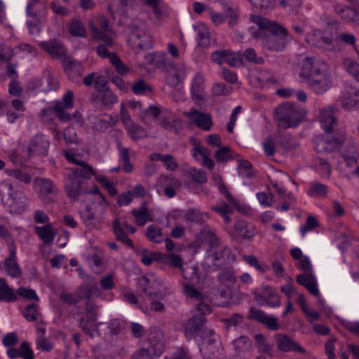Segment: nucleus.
Here are the masks:
<instances>
[{
	"label": "nucleus",
	"mask_w": 359,
	"mask_h": 359,
	"mask_svg": "<svg viewBox=\"0 0 359 359\" xmlns=\"http://www.w3.org/2000/svg\"><path fill=\"white\" fill-rule=\"evenodd\" d=\"M254 22L259 27L255 36L261 40L263 48L270 51H281L285 48L287 30L284 27L261 16L255 17Z\"/></svg>",
	"instance_id": "f257e3e1"
},
{
	"label": "nucleus",
	"mask_w": 359,
	"mask_h": 359,
	"mask_svg": "<svg viewBox=\"0 0 359 359\" xmlns=\"http://www.w3.org/2000/svg\"><path fill=\"white\" fill-rule=\"evenodd\" d=\"M306 115V111L304 108L289 102L279 105L274 111L278 125L284 128L297 127L305 119Z\"/></svg>",
	"instance_id": "f03ea898"
},
{
	"label": "nucleus",
	"mask_w": 359,
	"mask_h": 359,
	"mask_svg": "<svg viewBox=\"0 0 359 359\" xmlns=\"http://www.w3.org/2000/svg\"><path fill=\"white\" fill-rule=\"evenodd\" d=\"M128 28L130 31L128 43L135 51L152 48L154 39L146 22L141 20H134Z\"/></svg>",
	"instance_id": "7ed1b4c3"
},
{
	"label": "nucleus",
	"mask_w": 359,
	"mask_h": 359,
	"mask_svg": "<svg viewBox=\"0 0 359 359\" xmlns=\"http://www.w3.org/2000/svg\"><path fill=\"white\" fill-rule=\"evenodd\" d=\"M89 29L91 37L94 41H100L101 43L96 48L97 54L102 58H107L108 56V48L114 45V41L109 36L112 33V29L105 18H100L99 27L90 22Z\"/></svg>",
	"instance_id": "20e7f679"
},
{
	"label": "nucleus",
	"mask_w": 359,
	"mask_h": 359,
	"mask_svg": "<svg viewBox=\"0 0 359 359\" xmlns=\"http://www.w3.org/2000/svg\"><path fill=\"white\" fill-rule=\"evenodd\" d=\"M137 286L149 299H163L167 295L163 281L160 278H155L153 276H142L138 280Z\"/></svg>",
	"instance_id": "39448f33"
},
{
	"label": "nucleus",
	"mask_w": 359,
	"mask_h": 359,
	"mask_svg": "<svg viewBox=\"0 0 359 359\" xmlns=\"http://www.w3.org/2000/svg\"><path fill=\"white\" fill-rule=\"evenodd\" d=\"M6 189L9 191V195L12 200L9 205L11 212L17 214L22 213L28 205L27 198L25 194L20 191L13 192V186L10 180H4L0 184V194H3L4 191Z\"/></svg>",
	"instance_id": "423d86ee"
},
{
	"label": "nucleus",
	"mask_w": 359,
	"mask_h": 359,
	"mask_svg": "<svg viewBox=\"0 0 359 359\" xmlns=\"http://www.w3.org/2000/svg\"><path fill=\"white\" fill-rule=\"evenodd\" d=\"M208 339L200 348V351L204 359H224L225 353L219 342L217 341V336L215 331H208Z\"/></svg>",
	"instance_id": "0eeeda50"
},
{
	"label": "nucleus",
	"mask_w": 359,
	"mask_h": 359,
	"mask_svg": "<svg viewBox=\"0 0 359 359\" xmlns=\"http://www.w3.org/2000/svg\"><path fill=\"white\" fill-rule=\"evenodd\" d=\"M335 29L334 26H330L323 32L316 30L313 34L307 35L306 41L311 46L329 49L337 36V33L334 32Z\"/></svg>",
	"instance_id": "6e6552de"
},
{
	"label": "nucleus",
	"mask_w": 359,
	"mask_h": 359,
	"mask_svg": "<svg viewBox=\"0 0 359 359\" xmlns=\"http://www.w3.org/2000/svg\"><path fill=\"white\" fill-rule=\"evenodd\" d=\"M76 173H68L65 184L67 196L74 201H77L80 196L89 192L87 187V181H82L80 178H78Z\"/></svg>",
	"instance_id": "1a4fd4ad"
},
{
	"label": "nucleus",
	"mask_w": 359,
	"mask_h": 359,
	"mask_svg": "<svg viewBox=\"0 0 359 359\" xmlns=\"http://www.w3.org/2000/svg\"><path fill=\"white\" fill-rule=\"evenodd\" d=\"M143 348H147L154 355H161L165 348V338L162 330L157 327H151Z\"/></svg>",
	"instance_id": "9d476101"
},
{
	"label": "nucleus",
	"mask_w": 359,
	"mask_h": 359,
	"mask_svg": "<svg viewBox=\"0 0 359 359\" xmlns=\"http://www.w3.org/2000/svg\"><path fill=\"white\" fill-rule=\"evenodd\" d=\"M327 71L326 64L313 57H305L301 65L299 76L305 81Z\"/></svg>",
	"instance_id": "9b49d317"
},
{
	"label": "nucleus",
	"mask_w": 359,
	"mask_h": 359,
	"mask_svg": "<svg viewBox=\"0 0 359 359\" xmlns=\"http://www.w3.org/2000/svg\"><path fill=\"white\" fill-rule=\"evenodd\" d=\"M309 88L317 95H322L330 90L332 86V79L328 71L313 76L305 81Z\"/></svg>",
	"instance_id": "f8f14e48"
},
{
	"label": "nucleus",
	"mask_w": 359,
	"mask_h": 359,
	"mask_svg": "<svg viewBox=\"0 0 359 359\" xmlns=\"http://www.w3.org/2000/svg\"><path fill=\"white\" fill-rule=\"evenodd\" d=\"M255 299L261 305H266L270 307H278L280 306V298L278 294L273 288L266 286L258 288L254 292Z\"/></svg>",
	"instance_id": "ddd939ff"
},
{
	"label": "nucleus",
	"mask_w": 359,
	"mask_h": 359,
	"mask_svg": "<svg viewBox=\"0 0 359 359\" xmlns=\"http://www.w3.org/2000/svg\"><path fill=\"white\" fill-rule=\"evenodd\" d=\"M90 101L95 106L111 109L118 102V97L110 88H104L98 90L95 94H92Z\"/></svg>",
	"instance_id": "4468645a"
},
{
	"label": "nucleus",
	"mask_w": 359,
	"mask_h": 359,
	"mask_svg": "<svg viewBox=\"0 0 359 359\" xmlns=\"http://www.w3.org/2000/svg\"><path fill=\"white\" fill-rule=\"evenodd\" d=\"M211 60L218 65L224 63L231 67H239L243 64V60L239 57L238 53H236L229 50H216L212 53Z\"/></svg>",
	"instance_id": "2eb2a0df"
},
{
	"label": "nucleus",
	"mask_w": 359,
	"mask_h": 359,
	"mask_svg": "<svg viewBox=\"0 0 359 359\" xmlns=\"http://www.w3.org/2000/svg\"><path fill=\"white\" fill-rule=\"evenodd\" d=\"M184 114L198 128L203 130H210L213 125L212 116L210 114L199 111L195 108H191L190 111L184 112Z\"/></svg>",
	"instance_id": "dca6fc26"
},
{
	"label": "nucleus",
	"mask_w": 359,
	"mask_h": 359,
	"mask_svg": "<svg viewBox=\"0 0 359 359\" xmlns=\"http://www.w3.org/2000/svg\"><path fill=\"white\" fill-rule=\"evenodd\" d=\"M314 148L318 153H330L338 150L343 143L341 138L318 137L314 140Z\"/></svg>",
	"instance_id": "f3484780"
},
{
	"label": "nucleus",
	"mask_w": 359,
	"mask_h": 359,
	"mask_svg": "<svg viewBox=\"0 0 359 359\" xmlns=\"http://www.w3.org/2000/svg\"><path fill=\"white\" fill-rule=\"evenodd\" d=\"M248 318L264 325L270 330L276 331L280 328V325L276 318L267 316L264 311L257 309L254 307H251L250 309Z\"/></svg>",
	"instance_id": "a211bd4d"
},
{
	"label": "nucleus",
	"mask_w": 359,
	"mask_h": 359,
	"mask_svg": "<svg viewBox=\"0 0 359 359\" xmlns=\"http://www.w3.org/2000/svg\"><path fill=\"white\" fill-rule=\"evenodd\" d=\"M101 292L95 278L92 276H86L85 281L80 285L76 290L79 299H90L92 297H99Z\"/></svg>",
	"instance_id": "6ab92c4d"
},
{
	"label": "nucleus",
	"mask_w": 359,
	"mask_h": 359,
	"mask_svg": "<svg viewBox=\"0 0 359 359\" xmlns=\"http://www.w3.org/2000/svg\"><path fill=\"white\" fill-rule=\"evenodd\" d=\"M206 321V317L203 316L194 315L189 318L184 325V335L187 339L191 340L196 337L203 330Z\"/></svg>",
	"instance_id": "aec40b11"
},
{
	"label": "nucleus",
	"mask_w": 359,
	"mask_h": 359,
	"mask_svg": "<svg viewBox=\"0 0 359 359\" xmlns=\"http://www.w3.org/2000/svg\"><path fill=\"white\" fill-rule=\"evenodd\" d=\"M9 256L4 261V268L9 276L19 278L22 276V270L17 262V249L13 242L8 245Z\"/></svg>",
	"instance_id": "412c9836"
},
{
	"label": "nucleus",
	"mask_w": 359,
	"mask_h": 359,
	"mask_svg": "<svg viewBox=\"0 0 359 359\" xmlns=\"http://www.w3.org/2000/svg\"><path fill=\"white\" fill-rule=\"evenodd\" d=\"M205 78L201 73L196 74L193 78L191 85V98L196 104L200 105L204 100Z\"/></svg>",
	"instance_id": "4be33fe9"
},
{
	"label": "nucleus",
	"mask_w": 359,
	"mask_h": 359,
	"mask_svg": "<svg viewBox=\"0 0 359 359\" xmlns=\"http://www.w3.org/2000/svg\"><path fill=\"white\" fill-rule=\"evenodd\" d=\"M340 100L345 109L359 110V88L348 86Z\"/></svg>",
	"instance_id": "5701e85b"
},
{
	"label": "nucleus",
	"mask_w": 359,
	"mask_h": 359,
	"mask_svg": "<svg viewBox=\"0 0 359 359\" xmlns=\"http://www.w3.org/2000/svg\"><path fill=\"white\" fill-rule=\"evenodd\" d=\"M63 68L69 79L75 81L82 76L84 70L81 62L70 57L64 58Z\"/></svg>",
	"instance_id": "b1692460"
},
{
	"label": "nucleus",
	"mask_w": 359,
	"mask_h": 359,
	"mask_svg": "<svg viewBox=\"0 0 359 359\" xmlns=\"http://www.w3.org/2000/svg\"><path fill=\"white\" fill-rule=\"evenodd\" d=\"M39 46L54 58H65L67 57L66 48L63 43L56 39L42 41L39 43Z\"/></svg>",
	"instance_id": "393cba45"
},
{
	"label": "nucleus",
	"mask_w": 359,
	"mask_h": 359,
	"mask_svg": "<svg viewBox=\"0 0 359 359\" xmlns=\"http://www.w3.org/2000/svg\"><path fill=\"white\" fill-rule=\"evenodd\" d=\"M49 142L46 137L41 134H37L31 140L28 147L29 154L36 153L38 155L46 156Z\"/></svg>",
	"instance_id": "a878e982"
},
{
	"label": "nucleus",
	"mask_w": 359,
	"mask_h": 359,
	"mask_svg": "<svg viewBox=\"0 0 359 359\" xmlns=\"http://www.w3.org/2000/svg\"><path fill=\"white\" fill-rule=\"evenodd\" d=\"M277 336L278 337L277 348L279 351L283 352L296 351L301 353H306V350L289 336L286 334H278Z\"/></svg>",
	"instance_id": "bb28decb"
},
{
	"label": "nucleus",
	"mask_w": 359,
	"mask_h": 359,
	"mask_svg": "<svg viewBox=\"0 0 359 359\" xmlns=\"http://www.w3.org/2000/svg\"><path fill=\"white\" fill-rule=\"evenodd\" d=\"M275 141L277 146L280 147L284 151L295 150L299 146V143L296 138L287 132H279L276 137Z\"/></svg>",
	"instance_id": "cd10ccee"
},
{
	"label": "nucleus",
	"mask_w": 359,
	"mask_h": 359,
	"mask_svg": "<svg viewBox=\"0 0 359 359\" xmlns=\"http://www.w3.org/2000/svg\"><path fill=\"white\" fill-rule=\"evenodd\" d=\"M34 185L39 188V194L42 200H45L46 197L48 195L57 193V187L50 179L36 177L34 179Z\"/></svg>",
	"instance_id": "c85d7f7f"
},
{
	"label": "nucleus",
	"mask_w": 359,
	"mask_h": 359,
	"mask_svg": "<svg viewBox=\"0 0 359 359\" xmlns=\"http://www.w3.org/2000/svg\"><path fill=\"white\" fill-rule=\"evenodd\" d=\"M233 226L237 235L247 241H250L257 233L255 226L244 220L236 221Z\"/></svg>",
	"instance_id": "c756f323"
},
{
	"label": "nucleus",
	"mask_w": 359,
	"mask_h": 359,
	"mask_svg": "<svg viewBox=\"0 0 359 359\" xmlns=\"http://www.w3.org/2000/svg\"><path fill=\"white\" fill-rule=\"evenodd\" d=\"M296 280L298 284L306 287L308 291L315 297L319 294V290L317 287V281L315 276L311 273L299 274L297 276Z\"/></svg>",
	"instance_id": "7c9ffc66"
},
{
	"label": "nucleus",
	"mask_w": 359,
	"mask_h": 359,
	"mask_svg": "<svg viewBox=\"0 0 359 359\" xmlns=\"http://www.w3.org/2000/svg\"><path fill=\"white\" fill-rule=\"evenodd\" d=\"M197 32L198 45L203 48H208L215 43V39H211L208 27L204 24H199L195 27Z\"/></svg>",
	"instance_id": "2f4dec72"
},
{
	"label": "nucleus",
	"mask_w": 359,
	"mask_h": 359,
	"mask_svg": "<svg viewBox=\"0 0 359 359\" xmlns=\"http://www.w3.org/2000/svg\"><path fill=\"white\" fill-rule=\"evenodd\" d=\"M6 353L11 359H15L19 357H23L24 359H34V353L27 341H23L20 344V349L11 347Z\"/></svg>",
	"instance_id": "473e14b6"
},
{
	"label": "nucleus",
	"mask_w": 359,
	"mask_h": 359,
	"mask_svg": "<svg viewBox=\"0 0 359 359\" xmlns=\"http://www.w3.org/2000/svg\"><path fill=\"white\" fill-rule=\"evenodd\" d=\"M34 231L45 245L48 246L52 245L55 236V232L51 224H47L41 226H36Z\"/></svg>",
	"instance_id": "72a5a7b5"
},
{
	"label": "nucleus",
	"mask_w": 359,
	"mask_h": 359,
	"mask_svg": "<svg viewBox=\"0 0 359 359\" xmlns=\"http://www.w3.org/2000/svg\"><path fill=\"white\" fill-rule=\"evenodd\" d=\"M117 147L118 149L120 161L123 163L122 168L123 171L126 173H131L134 170V167L130 162V158L131 156H135V153L131 152L129 148L122 147L119 144H117Z\"/></svg>",
	"instance_id": "f704fd0d"
},
{
	"label": "nucleus",
	"mask_w": 359,
	"mask_h": 359,
	"mask_svg": "<svg viewBox=\"0 0 359 359\" xmlns=\"http://www.w3.org/2000/svg\"><path fill=\"white\" fill-rule=\"evenodd\" d=\"M131 214L135 217V223L140 226H144L148 221L151 220L146 202H142L139 208L133 209Z\"/></svg>",
	"instance_id": "c9c22d12"
},
{
	"label": "nucleus",
	"mask_w": 359,
	"mask_h": 359,
	"mask_svg": "<svg viewBox=\"0 0 359 359\" xmlns=\"http://www.w3.org/2000/svg\"><path fill=\"white\" fill-rule=\"evenodd\" d=\"M75 164L79 165L80 168H74L71 172H76L78 178L82 181H86L91 178L95 174L94 169L91 165L83 161H76Z\"/></svg>",
	"instance_id": "e433bc0d"
},
{
	"label": "nucleus",
	"mask_w": 359,
	"mask_h": 359,
	"mask_svg": "<svg viewBox=\"0 0 359 359\" xmlns=\"http://www.w3.org/2000/svg\"><path fill=\"white\" fill-rule=\"evenodd\" d=\"M17 296L4 278H0V302H14Z\"/></svg>",
	"instance_id": "4c0bfd02"
},
{
	"label": "nucleus",
	"mask_w": 359,
	"mask_h": 359,
	"mask_svg": "<svg viewBox=\"0 0 359 359\" xmlns=\"http://www.w3.org/2000/svg\"><path fill=\"white\" fill-rule=\"evenodd\" d=\"M334 11L342 19L347 21H357L359 17V13L348 6L337 5L334 6Z\"/></svg>",
	"instance_id": "58836bf2"
},
{
	"label": "nucleus",
	"mask_w": 359,
	"mask_h": 359,
	"mask_svg": "<svg viewBox=\"0 0 359 359\" xmlns=\"http://www.w3.org/2000/svg\"><path fill=\"white\" fill-rule=\"evenodd\" d=\"M113 231L118 241H121L129 248H133V241L125 233L118 219H115L112 226Z\"/></svg>",
	"instance_id": "ea45409f"
},
{
	"label": "nucleus",
	"mask_w": 359,
	"mask_h": 359,
	"mask_svg": "<svg viewBox=\"0 0 359 359\" xmlns=\"http://www.w3.org/2000/svg\"><path fill=\"white\" fill-rule=\"evenodd\" d=\"M97 316H90L86 315L85 317L81 318L79 326L86 335L90 337H93V330L97 328L98 325L96 323Z\"/></svg>",
	"instance_id": "a19ab883"
},
{
	"label": "nucleus",
	"mask_w": 359,
	"mask_h": 359,
	"mask_svg": "<svg viewBox=\"0 0 359 359\" xmlns=\"http://www.w3.org/2000/svg\"><path fill=\"white\" fill-rule=\"evenodd\" d=\"M320 126L323 130L327 134L332 132V126L337 122V118L331 112L323 110L320 115Z\"/></svg>",
	"instance_id": "79ce46f5"
},
{
	"label": "nucleus",
	"mask_w": 359,
	"mask_h": 359,
	"mask_svg": "<svg viewBox=\"0 0 359 359\" xmlns=\"http://www.w3.org/2000/svg\"><path fill=\"white\" fill-rule=\"evenodd\" d=\"M147 239L154 243H160L164 241V236L162 229L155 224H150L146 231Z\"/></svg>",
	"instance_id": "37998d69"
},
{
	"label": "nucleus",
	"mask_w": 359,
	"mask_h": 359,
	"mask_svg": "<svg viewBox=\"0 0 359 359\" xmlns=\"http://www.w3.org/2000/svg\"><path fill=\"white\" fill-rule=\"evenodd\" d=\"M204 217L208 218V214L201 212L199 210L194 208H190L187 210V211L184 214V218L185 222H187V223H196L203 224L205 220Z\"/></svg>",
	"instance_id": "c03bdc74"
},
{
	"label": "nucleus",
	"mask_w": 359,
	"mask_h": 359,
	"mask_svg": "<svg viewBox=\"0 0 359 359\" xmlns=\"http://www.w3.org/2000/svg\"><path fill=\"white\" fill-rule=\"evenodd\" d=\"M107 327L110 336H117L126 328V323L121 319L114 318L107 323Z\"/></svg>",
	"instance_id": "a18cd8bd"
},
{
	"label": "nucleus",
	"mask_w": 359,
	"mask_h": 359,
	"mask_svg": "<svg viewBox=\"0 0 359 359\" xmlns=\"http://www.w3.org/2000/svg\"><path fill=\"white\" fill-rule=\"evenodd\" d=\"M69 33L73 36L86 37V30L81 21L74 18L69 22Z\"/></svg>",
	"instance_id": "49530a36"
},
{
	"label": "nucleus",
	"mask_w": 359,
	"mask_h": 359,
	"mask_svg": "<svg viewBox=\"0 0 359 359\" xmlns=\"http://www.w3.org/2000/svg\"><path fill=\"white\" fill-rule=\"evenodd\" d=\"M239 57H243L245 60L250 63L255 65H262L264 63V59L261 55H257L255 50L252 48H248L243 53L238 52Z\"/></svg>",
	"instance_id": "de8ad7c7"
},
{
	"label": "nucleus",
	"mask_w": 359,
	"mask_h": 359,
	"mask_svg": "<svg viewBox=\"0 0 359 359\" xmlns=\"http://www.w3.org/2000/svg\"><path fill=\"white\" fill-rule=\"evenodd\" d=\"M233 345L237 353L249 351L252 348V341L246 336H241L233 341Z\"/></svg>",
	"instance_id": "09e8293b"
},
{
	"label": "nucleus",
	"mask_w": 359,
	"mask_h": 359,
	"mask_svg": "<svg viewBox=\"0 0 359 359\" xmlns=\"http://www.w3.org/2000/svg\"><path fill=\"white\" fill-rule=\"evenodd\" d=\"M184 78L183 71L170 70L165 77V81L171 87L177 86Z\"/></svg>",
	"instance_id": "8fccbe9b"
},
{
	"label": "nucleus",
	"mask_w": 359,
	"mask_h": 359,
	"mask_svg": "<svg viewBox=\"0 0 359 359\" xmlns=\"http://www.w3.org/2000/svg\"><path fill=\"white\" fill-rule=\"evenodd\" d=\"M308 194L311 196L325 198L327 194V187L317 182H313L311 183Z\"/></svg>",
	"instance_id": "3c124183"
},
{
	"label": "nucleus",
	"mask_w": 359,
	"mask_h": 359,
	"mask_svg": "<svg viewBox=\"0 0 359 359\" xmlns=\"http://www.w3.org/2000/svg\"><path fill=\"white\" fill-rule=\"evenodd\" d=\"M6 173L15 179L24 182L25 184H29L31 182V175L20 169H6Z\"/></svg>",
	"instance_id": "603ef678"
},
{
	"label": "nucleus",
	"mask_w": 359,
	"mask_h": 359,
	"mask_svg": "<svg viewBox=\"0 0 359 359\" xmlns=\"http://www.w3.org/2000/svg\"><path fill=\"white\" fill-rule=\"evenodd\" d=\"M125 128L128 135L133 140L137 141L142 137L144 128L140 125H136L134 121L128 126H125Z\"/></svg>",
	"instance_id": "864d4df0"
},
{
	"label": "nucleus",
	"mask_w": 359,
	"mask_h": 359,
	"mask_svg": "<svg viewBox=\"0 0 359 359\" xmlns=\"http://www.w3.org/2000/svg\"><path fill=\"white\" fill-rule=\"evenodd\" d=\"M201 235L209 243L210 248L213 249L219 246V240L210 229L204 227L201 231Z\"/></svg>",
	"instance_id": "5fc2aeb1"
},
{
	"label": "nucleus",
	"mask_w": 359,
	"mask_h": 359,
	"mask_svg": "<svg viewBox=\"0 0 359 359\" xmlns=\"http://www.w3.org/2000/svg\"><path fill=\"white\" fill-rule=\"evenodd\" d=\"M23 315L27 321H36L39 316V306L36 304H28L25 307Z\"/></svg>",
	"instance_id": "6e6d98bb"
},
{
	"label": "nucleus",
	"mask_w": 359,
	"mask_h": 359,
	"mask_svg": "<svg viewBox=\"0 0 359 359\" xmlns=\"http://www.w3.org/2000/svg\"><path fill=\"white\" fill-rule=\"evenodd\" d=\"M111 65L115 67L116 72L120 74H123L128 71V67L125 65L120 58L115 53H110L108 51V56Z\"/></svg>",
	"instance_id": "4d7b16f0"
},
{
	"label": "nucleus",
	"mask_w": 359,
	"mask_h": 359,
	"mask_svg": "<svg viewBox=\"0 0 359 359\" xmlns=\"http://www.w3.org/2000/svg\"><path fill=\"white\" fill-rule=\"evenodd\" d=\"M87 261L92 269L96 273H100L102 270L103 260L100 255L97 253H93L88 256Z\"/></svg>",
	"instance_id": "13d9d810"
},
{
	"label": "nucleus",
	"mask_w": 359,
	"mask_h": 359,
	"mask_svg": "<svg viewBox=\"0 0 359 359\" xmlns=\"http://www.w3.org/2000/svg\"><path fill=\"white\" fill-rule=\"evenodd\" d=\"M215 158L217 162H226L230 159H232V151L230 147L221 146L216 151Z\"/></svg>",
	"instance_id": "bf43d9fd"
},
{
	"label": "nucleus",
	"mask_w": 359,
	"mask_h": 359,
	"mask_svg": "<svg viewBox=\"0 0 359 359\" xmlns=\"http://www.w3.org/2000/svg\"><path fill=\"white\" fill-rule=\"evenodd\" d=\"M316 166L322 177H330L332 171L331 166L325 159L318 158L316 159Z\"/></svg>",
	"instance_id": "052dcab7"
},
{
	"label": "nucleus",
	"mask_w": 359,
	"mask_h": 359,
	"mask_svg": "<svg viewBox=\"0 0 359 359\" xmlns=\"http://www.w3.org/2000/svg\"><path fill=\"white\" fill-rule=\"evenodd\" d=\"M232 91V88L227 87L224 83H215L212 87V93L214 96H227Z\"/></svg>",
	"instance_id": "680f3d73"
},
{
	"label": "nucleus",
	"mask_w": 359,
	"mask_h": 359,
	"mask_svg": "<svg viewBox=\"0 0 359 359\" xmlns=\"http://www.w3.org/2000/svg\"><path fill=\"white\" fill-rule=\"evenodd\" d=\"M131 90L135 95H140L146 94L147 92H151V88L144 81V80L139 79L137 82L133 84Z\"/></svg>",
	"instance_id": "e2e57ef3"
},
{
	"label": "nucleus",
	"mask_w": 359,
	"mask_h": 359,
	"mask_svg": "<svg viewBox=\"0 0 359 359\" xmlns=\"http://www.w3.org/2000/svg\"><path fill=\"white\" fill-rule=\"evenodd\" d=\"M184 292L188 297L198 301H201L203 299V295L192 284H185L184 285Z\"/></svg>",
	"instance_id": "0e129e2a"
},
{
	"label": "nucleus",
	"mask_w": 359,
	"mask_h": 359,
	"mask_svg": "<svg viewBox=\"0 0 359 359\" xmlns=\"http://www.w3.org/2000/svg\"><path fill=\"white\" fill-rule=\"evenodd\" d=\"M189 174L194 182L204 184L207 182L206 172L203 169L191 168Z\"/></svg>",
	"instance_id": "69168bd1"
},
{
	"label": "nucleus",
	"mask_w": 359,
	"mask_h": 359,
	"mask_svg": "<svg viewBox=\"0 0 359 359\" xmlns=\"http://www.w3.org/2000/svg\"><path fill=\"white\" fill-rule=\"evenodd\" d=\"M344 65L346 71L359 81V64L350 59H346L344 62Z\"/></svg>",
	"instance_id": "338daca9"
},
{
	"label": "nucleus",
	"mask_w": 359,
	"mask_h": 359,
	"mask_svg": "<svg viewBox=\"0 0 359 359\" xmlns=\"http://www.w3.org/2000/svg\"><path fill=\"white\" fill-rule=\"evenodd\" d=\"M154 356L147 348H140L133 353L131 359H154Z\"/></svg>",
	"instance_id": "774afa93"
}]
</instances>
